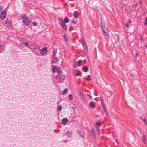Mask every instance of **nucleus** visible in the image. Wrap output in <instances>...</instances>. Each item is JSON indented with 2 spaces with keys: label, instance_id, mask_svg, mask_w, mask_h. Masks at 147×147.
Masks as SVG:
<instances>
[{
  "label": "nucleus",
  "instance_id": "nucleus-1",
  "mask_svg": "<svg viewBox=\"0 0 147 147\" xmlns=\"http://www.w3.org/2000/svg\"><path fill=\"white\" fill-rule=\"evenodd\" d=\"M101 27L103 32L105 33L104 36H105L106 38L107 39L109 37V35L107 32V30L104 24L102 23H101Z\"/></svg>",
  "mask_w": 147,
  "mask_h": 147
},
{
  "label": "nucleus",
  "instance_id": "nucleus-2",
  "mask_svg": "<svg viewBox=\"0 0 147 147\" xmlns=\"http://www.w3.org/2000/svg\"><path fill=\"white\" fill-rule=\"evenodd\" d=\"M22 22L24 24L26 25H28L30 22L29 20L27 17H22Z\"/></svg>",
  "mask_w": 147,
  "mask_h": 147
},
{
  "label": "nucleus",
  "instance_id": "nucleus-3",
  "mask_svg": "<svg viewBox=\"0 0 147 147\" xmlns=\"http://www.w3.org/2000/svg\"><path fill=\"white\" fill-rule=\"evenodd\" d=\"M79 95L80 96L82 100L84 102H85L86 100V98L83 94V92L81 91H79L78 92Z\"/></svg>",
  "mask_w": 147,
  "mask_h": 147
},
{
  "label": "nucleus",
  "instance_id": "nucleus-4",
  "mask_svg": "<svg viewBox=\"0 0 147 147\" xmlns=\"http://www.w3.org/2000/svg\"><path fill=\"white\" fill-rule=\"evenodd\" d=\"M6 16V12L5 11H3L0 15V18L1 20L4 19Z\"/></svg>",
  "mask_w": 147,
  "mask_h": 147
},
{
  "label": "nucleus",
  "instance_id": "nucleus-5",
  "mask_svg": "<svg viewBox=\"0 0 147 147\" xmlns=\"http://www.w3.org/2000/svg\"><path fill=\"white\" fill-rule=\"evenodd\" d=\"M58 75L57 76H56V78L57 79H59L61 80H64L65 78V76L64 75H60L59 74H58Z\"/></svg>",
  "mask_w": 147,
  "mask_h": 147
},
{
  "label": "nucleus",
  "instance_id": "nucleus-6",
  "mask_svg": "<svg viewBox=\"0 0 147 147\" xmlns=\"http://www.w3.org/2000/svg\"><path fill=\"white\" fill-rule=\"evenodd\" d=\"M53 72H58V74H60V68H57L56 66H54L53 67Z\"/></svg>",
  "mask_w": 147,
  "mask_h": 147
},
{
  "label": "nucleus",
  "instance_id": "nucleus-7",
  "mask_svg": "<svg viewBox=\"0 0 147 147\" xmlns=\"http://www.w3.org/2000/svg\"><path fill=\"white\" fill-rule=\"evenodd\" d=\"M3 24L5 26L9 27L10 26V23L7 22V21H4L3 22Z\"/></svg>",
  "mask_w": 147,
  "mask_h": 147
},
{
  "label": "nucleus",
  "instance_id": "nucleus-8",
  "mask_svg": "<svg viewBox=\"0 0 147 147\" xmlns=\"http://www.w3.org/2000/svg\"><path fill=\"white\" fill-rule=\"evenodd\" d=\"M68 121L67 118H63L62 120V124L63 125H65L66 123Z\"/></svg>",
  "mask_w": 147,
  "mask_h": 147
},
{
  "label": "nucleus",
  "instance_id": "nucleus-9",
  "mask_svg": "<svg viewBox=\"0 0 147 147\" xmlns=\"http://www.w3.org/2000/svg\"><path fill=\"white\" fill-rule=\"evenodd\" d=\"M63 29L64 30H67V27L66 24L64 22L60 24Z\"/></svg>",
  "mask_w": 147,
  "mask_h": 147
},
{
  "label": "nucleus",
  "instance_id": "nucleus-10",
  "mask_svg": "<svg viewBox=\"0 0 147 147\" xmlns=\"http://www.w3.org/2000/svg\"><path fill=\"white\" fill-rule=\"evenodd\" d=\"M83 47L85 52H87V48L86 44L85 43H84L82 44Z\"/></svg>",
  "mask_w": 147,
  "mask_h": 147
},
{
  "label": "nucleus",
  "instance_id": "nucleus-11",
  "mask_svg": "<svg viewBox=\"0 0 147 147\" xmlns=\"http://www.w3.org/2000/svg\"><path fill=\"white\" fill-rule=\"evenodd\" d=\"M47 50L46 48H44L42 49L41 51V54H44L45 53L47 52Z\"/></svg>",
  "mask_w": 147,
  "mask_h": 147
},
{
  "label": "nucleus",
  "instance_id": "nucleus-12",
  "mask_svg": "<svg viewBox=\"0 0 147 147\" xmlns=\"http://www.w3.org/2000/svg\"><path fill=\"white\" fill-rule=\"evenodd\" d=\"M72 134V132L69 131H67L65 134V135L67 136V137H70L71 136Z\"/></svg>",
  "mask_w": 147,
  "mask_h": 147
},
{
  "label": "nucleus",
  "instance_id": "nucleus-13",
  "mask_svg": "<svg viewBox=\"0 0 147 147\" xmlns=\"http://www.w3.org/2000/svg\"><path fill=\"white\" fill-rule=\"evenodd\" d=\"M68 92V90L67 88L65 89L61 93V94L64 95L66 94Z\"/></svg>",
  "mask_w": 147,
  "mask_h": 147
},
{
  "label": "nucleus",
  "instance_id": "nucleus-14",
  "mask_svg": "<svg viewBox=\"0 0 147 147\" xmlns=\"http://www.w3.org/2000/svg\"><path fill=\"white\" fill-rule=\"evenodd\" d=\"M140 118L146 124H147V121H146L145 118L144 116H142L140 117Z\"/></svg>",
  "mask_w": 147,
  "mask_h": 147
},
{
  "label": "nucleus",
  "instance_id": "nucleus-15",
  "mask_svg": "<svg viewBox=\"0 0 147 147\" xmlns=\"http://www.w3.org/2000/svg\"><path fill=\"white\" fill-rule=\"evenodd\" d=\"M89 105L90 107L92 108H94L95 107V104L93 102H90L89 103Z\"/></svg>",
  "mask_w": 147,
  "mask_h": 147
},
{
  "label": "nucleus",
  "instance_id": "nucleus-16",
  "mask_svg": "<svg viewBox=\"0 0 147 147\" xmlns=\"http://www.w3.org/2000/svg\"><path fill=\"white\" fill-rule=\"evenodd\" d=\"M74 16L75 18H78V13L77 11H76L74 13Z\"/></svg>",
  "mask_w": 147,
  "mask_h": 147
},
{
  "label": "nucleus",
  "instance_id": "nucleus-17",
  "mask_svg": "<svg viewBox=\"0 0 147 147\" xmlns=\"http://www.w3.org/2000/svg\"><path fill=\"white\" fill-rule=\"evenodd\" d=\"M4 48V46L3 45H0V53L2 52Z\"/></svg>",
  "mask_w": 147,
  "mask_h": 147
},
{
  "label": "nucleus",
  "instance_id": "nucleus-18",
  "mask_svg": "<svg viewBox=\"0 0 147 147\" xmlns=\"http://www.w3.org/2000/svg\"><path fill=\"white\" fill-rule=\"evenodd\" d=\"M69 21V19L67 17H65L64 19V22L65 23H68Z\"/></svg>",
  "mask_w": 147,
  "mask_h": 147
},
{
  "label": "nucleus",
  "instance_id": "nucleus-19",
  "mask_svg": "<svg viewBox=\"0 0 147 147\" xmlns=\"http://www.w3.org/2000/svg\"><path fill=\"white\" fill-rule=\"evenodd\" d=\"M68 97L70 100H72L73 99V97L72 94H69L68 96Z\"/></svg>",
  "mask_w": 147,
  "mask_h": 147
},
{
  "label": "nucleus",
  "instance_id": "nucleus-20",
  "mask_svg": "<svg viewBox=\"0 0 147 147\" xmlns=\"http://www.w3.org/2000/svg\"><path fill=\"white\" fill-rule=\"evenodd\" d=\"M39 50L37 48H35L33 49V51L35 53H37V52H38Z\"/></svg>",
  "mask_w": 147,
  "mask_h": 147
},
{
  "label": "nucleus",
  "instance_id": "nucleus-21",
  "mask_svg": "<svg viewBox=\"0 0 147 147\" xmlns=\"http://www.w3.org/2000/svg\"><path fill=\"white\" fill-rule=\"evenodd\" d=\"M57 108L58 111H60L62 109V107L61 105H59L57 107Z\"/></svg>",
  "mask_w": 147,
  "mask_h": 147
},
{
  "label": "nucleus",
  "instance_id": "nucleus-22",
  "mask_svg": "<svg viewBox=\"0 0 147 147\" xmlns=\"http://www.w3.org/2000/svg\"><path fill=\"white\" fill-rule=\"evenodd\" d=\"M83 69L85 70V72H86L88 71V68L86 66H84L83 67Z\"/></svg>",
  "mask_w": 147,
  "mask_h": 147
},
{
  "label": "nucleus",
  "instance_id": "nucleus-23",
  "mask_svg": "<svg viewBox=\"0 0 147 147\" xmlns=\"http://www.w3.org/2000/svg\"><path fill=\"white\" fill-rule=\"evenodd\" d=\"M24 45H25L26 46H28V44L27 42L23 43L21 44V45L22 46V47H24Z\"/></svg>",
  "mask_w": 147,
  "mask_h": 147
},
{
  "label": "nucleus",
  "instance_id": "nucleus-24",
  "mask_svg": "<svg viewBox=\"0 0 147 147\" xmlns=\"http://www.w3.org/2000/svg\"><path fill=\"white\" fill-rule=\"evenodd\" d=\"M91 136L93 138H94L95 136V134L93 131H92Z\"/></svg>",
  "mask_w": 147,
  "mask_h": 147
},
{
  "label": "nucleus",
  "instance_id": "nucleus-25",
  "mask_svg": "<svg viewBox=\"0 0 147 147\" xmlns=\"http://www.w3.org/2000/svg\"><path fill=\"white\" fill-rule=\"evenodd\" d=\"M146 137L145 136H144L143 138V141L144 143H146Z\"/></svg>",
  "mask_w": 147,
  "mask_h": 147
},
{
  "label": "nucleus",
  "instance_id": "nucleus-26",
  "mask_svg": "<svg viewBox=\"0 0 147 147\" xmlns=\"http://www.w3.org/2000/svg\"><path fill=\"white\" fill-rule=\"evenodd\" d=\"M58 20L59 21L60 24L64 22L63 20L61 18H59Z\"/></svg>",
  "mask_w": 147,
  "mask_h": 147
},
{
  "label": "nucleus",
  "instance_id": "nucleus-27",
  "mask_svg": "<svg viewBox=\"0 0 147 147\" xmlns=\"http://www.w3.org/2000/svg\"><path fill=\"white\" fill-rule=\"evenodd\" d=\"M82 62V61L81 60H80L78 61V62H77L79 66H80L81 65Z\"/></svg>",
  "mask_w": 147,
  "mask_h": 147
},
{
  "label": "nucleus",
  "instance_id": "nucleus-28",
  "mask_svg": "<svg viewBox=\"0 0 147 147\" xmlns=\"http://www.w3.org/2000/svg\"><path fill=\"white\" fill-rule=\"evenodd\" d=\"M32 24L34 26H37V24L36 22H34L32 23Z\"/></svg>",
  "mask_w": 147,
  "mask_h": 147
},
{
  "label": "nucleus",
  "instance_id": "nucleus-29",
  "mask_svg": "<svg viewBox=\"0 0 147 147\" xmlns=\"http://www.w3.org/2000/svg\"><path fill=\"white\" fill-rule=\"evenodd\" d=\"M64 38L65 40L67 42L68 41V39L66 37L65 35H64Z\"/></svg>",
  "mask_w": 147,
  "mask_h": 147
},
{
  "label": "nucleus",
  "instance_id": "nucleus-30",
  "mask_svg": "<svg viewBox=\"0 0 147 147\" xmlns=\"http://www.w3.org/2000/svg\"><path fill=\"white\" fill-rule=\"evenodd\" d=\"M101 124H102L101 122H100L97 123L96 124L97 125L99 126V125H101Z\"/></svg>",
  "mask_w": 147,
  "mask_h": 147
},
{
  "label": "nucleus",
  "instance_id": "nucleus-31",
  "mask_svg": "<svg viewBox=\"0 0 147 147\" xmlns=\"http://www.w3.org/2000/svg\"><path fill=\"white\" fill-rule=\"evenodd\" d=\"M137 7V5L136 4H134L132 5V7H134V8H135L136 7Z\"/></svg>",
  "mask_w": 147,
  "mask_h": 147
},
{
  "label": "nucleus",
  "instance_id": "nucleus-32",
  "mask_svg": "<svg viewBox=\"0 0 147 147\" xmlns=\"http://www.w3.org/2000/svg\"><path fill=\"white\" fill-rule=\"evenodd\" d=\"M103 107V108H104V109L105 112L106 113V115H107V112H106V110L105 107L104 106V107Z\"/></svg>",
  "mask_w": 147,
  "mask_h": 147
},
{
  "label": "nucleus",
  "instance_id": "nucleus-33",
  "mask_svg": "<svg viewBox=\"0 0 147 147\" xmlns=\"http://www.w3.org/2000/svg\"><path fill=\"white\" fill-rule=\"evenodd\" d=\"M86 80L89 81L91 80V79L90 78H86Z\"/></svg>",
  "mask_w": 147,
  "mask_h": 147
},
{
  "label": "nucleus",
  "instance_id": "nucleus-34",
  "mask_svg": "<svg viewBox=\"0 0 147 147\" xmlns=\"http://www.w3.org/2000/svg\"><path fill=\"white\" fill-rule=\"evenodd\" d=\"M80 75V74H79V71H78V72H77V73L76 74V76H78V75Z\"/></svg>",
  "mask_w": 147,
  "mask_h": 147
},
{
  "label": "nucleus",
  "instance_id": "nucleus-35",
  "mask_svg": "<svg viewBox=\"0 0 147 147\" xmlns=\"http://www.w3.org/2000/svg\"><path fill=\"white\" fill-rule=\"evenodd\" d=\"M97 132L98 134V135H100L99 130L98 129H97Z\"/></svg>",
  "mask_w": 147,
  "mask_h": 147
},
{
  "label": "nucleus",
  "instance_id": "nucleus-36",
  "mask_svg": "<svg viewBox=\"0 0 147 147\" xmlns=\"http://www.w3.org/2000/svg\"><path fill=\"white\" fill-rule=\"evenodd\" d=\"M125 26L127 28H128L129 27V25L127 24H125Z\"/></svg>",
  "mask_w": 147,
  "mask_h": 147
},
{
  "label": "nucleus",
  "instance_id": "nucleus-37",
  "mask_svg": "<svg viewBox=\"0 0 147 147\" xmlns=\"http://www.w3.org/2000/svg\"><path fill=\"white\" fill-rule=\"evenodd\" d=\"M72 22H73V23H74V24H76V23L74 21H73Z\"/></svg>",
  "mask_w": 147,
  "mask_h": 147
},
{
  "label": "nucleus",
  "instance_id": "nucleus-38",
  "mask_svg": "<svg viewBox=\"0 0 147 147\" xmlns=\"http://www.w3.org/2000/svg\"><path fill=\"white\" fill-rule=\"evenodd\" d=\"M128 22L129 23H130L131 22V20H129L128 21Z\"/></svg>",
  "mask_w": 147,
  "mask_h": 147
},
{
  "label": "nucleus",
  "instance_id": "nucleus-39",
  "mask_svg": "<svg viewBox=\"0 0 147 147\" xmlns=\"http://www.w3.org/2000/svg\"><path fill=\"white\" fill-rule=\"evenodd\" d=\"M144 25H147V22H146L144 23Z\"/></svg>",
  "mask_w": 147,
  "mask_h": 147
},
{
  "label": "nucleus",
  "instance_id": "nucleus-40",
  "mask_svg": "<svg viewBox=\"0 0 147 147\" xmlns=\"http://www.w3.org/2000/svg\"><path fill=\"white\" fill-rule=\"evenodd\" d=\"M139 3H140V4H142V1H140Z\"/></svg>",
  "mask_w": 147,
  "mask_h": 147
},
{
  "label": "nucleus",
  "instance_id": "nucleus-41",
  "mask_svg": "<svg viewBox=\"0 0 147 147\" xmlns=\"http://www.w3.org/2000/svg\"><path fill=\"white\" fill-rule=\"evenodd\" d=\"M88 77L89 78H90V75H88Z\"/></svg>",
  "mask_w": 147,
  "mask_h": 147
},
{
  "label": "nucleus",
  "instance_id": "nucleus-42",
  "mask_svg": "<svg viewBox=\"0 0 147 147\" xmlns=\"http://www.w3.org/2000/svg\"><path fill=\"white\" fill-rule=\"evenodd\" d=\"M140 40L141 41H142V42H143V41H142V39L141 38H140Z\"/></svg>",
  "mask_w": 147,
  "mask_h": 147
},
{
  "label": "nucleus",
  "instance_id": "nucleus-43",
  "mask_svg": "<svg viewBox=\"0 0 147 147\" xmlns=\"http://www.w3.org/2000/svg\"><path fill=\"white\" fill-rule=\"evenodd\" d=\"M145 21H147V18H146L145 19Z\"/></svg>",
  "mask_w": 147,
  "mask_h": 147
},
{
  "label": "nucleus",
  "instance_id": "nucleus-44",
  "mask_svg": "<svg viewBox=\"0 0 147 147\" xmlns=\"http://www.w3.org/2000/svg\"><path fill=\"white\" fill-rule=\"evenodd\" d=\"M71 108H72V109H74V107H72Z\"/></svg>",
  "mask_w": 147,
  "mask_h": 147
},
{
  "label": "nucleus",
  "instance_id": "nucleus-45",
  "mask_svg": "<svg viewBox=\"0 0 147 147\" xmlns=\"http://www.w3.org/2000/svg\"><path fill=\"white\" fill-rule=\"evenodd\" d=\"M78 133L80 134V131H78Z\"/></svg>",
  "mask_w": 147,
  "mask_h": 147
},
{
  "label": "nucleus",
  "instance_id": "nucleus-46",
  "mask_svg": "<svg viewBox=\"0 0 147 147\" xmlns=\"http://www.w3.org/2000/svg\"><path fill=\"white\" fill-rule=\"evenodd\" d=\"M80 136H82L80 135Z\"/></svg>",
  "mask_w": 147,
  "mask_h": 147
},
{
  "label": "nucleus",
  "instance_id": "nucleus-47",
  "mask_svg": "<svg viewBox=\"0 0 147 147\" xmlns=\"http://www.w3.org/2000/svg\"><path fill=\"white\" fill-rule=\"evenodd\" d=\"M127 0H125V1H126Z\"/></svg>",
  "mask_w": 147,
  "mask_h": 147
}]
</instances>
